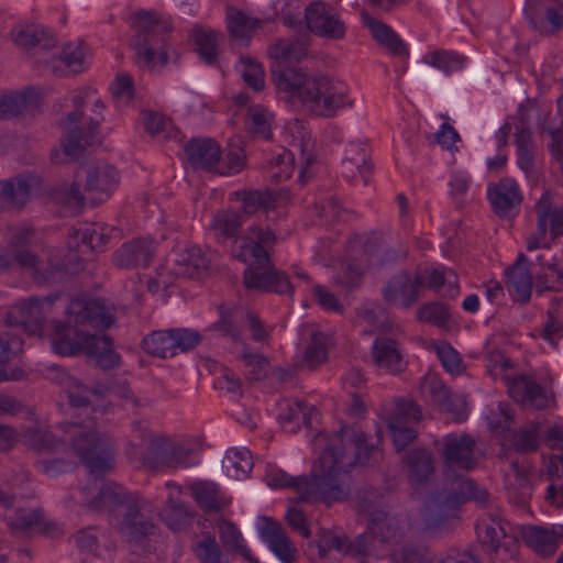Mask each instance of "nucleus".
Instances as JSON below:
<instances>
[{"label":"nucleus","instance_id":"nucleus-33","mask_svg":"<svg viewBox=\"0 0 563 563\" xmlns=\"http://www.w3.org/2000/svg\"><path fill=\"white\" fill-rule=\"evenodd\" d=\"M30 198V185L25 177L0 180V208L21 209Z\"/></svg>","mask_w":563,"mask_h":563},{"label":"nucleus","instance_id":"nucleus-19","mask_svg":"<svg viewBox=\"0 0 563 563\" xmlns=\"http://www.w3.org/2000/svg\"><path fill=\"white\" fill-rule=\"evenodd\" d=\"M276 243V235L269 228L252 225L247 229L244 243L240 245L235 257L241 262L266 263L268 249Z\"/></svg>","mask_w":563,"mask_h":563},{"label":"nucleus","instance_id":"nucleus-8","mask_svg":"<svg viewBox=\"0 0 563 563\" xmlns=\"http://www.w3.org/2000/svg\"><path fill=\"white\" fill-rule=\"evenodd\" d=\"M65 314L70 323L90 332H102L114 322L111 309L99 298H73L65 308Z\"/></svg>","mask_w":563,"mask_h":563},{"label":"nucleus","instance_id":"nucleus-9","mask_svg":"<svg viewBox=\"0 0 563 563\" xmlns=\"http://www.w3.org/2000/svg\"><path fill=\"white\" fill-rule=\"evenodd\" d=\"M361 536L374 548L373 553L364 555V559L371 563V560H377L384 556L387 544H390L401 537V527L399 520L384 510L376 509L371 514L367 523V531Z\"/></svg>","mask_w":563,"mask_h":563},{"label":"nucleus","instance_id":"nucleus-23","mask_svg":"<svg viewBox=\"0 0 563 563\" xmlns=\"http://www.w3.org/2000/svg\"><path fill=\"white\" fill-rule=\"evenodd\" d=\"M363 25L366 26L373 38L390 55L401 58L409 57V48L404 40L388 24L373 18L368 13H362Z\"/></svg>","mask_w":563,"mask_h":563},{"label":"nucleus","instance_id":"nucleus-10","mask_svg":"<svg viewBox=\"0 0 563 563\" xmlns=\"http://www.w3.org/2000/svg\"><path fill=\"white\" fill-rule=\"evenodd\" d=\"M58 298V294H52L44 297L31 296L21 300L10 308L5 322L11 327L41 329L44 321L52 316L53 307Z\"/></svg>","mask_w":563,"mask_h":563},{"label":"nucleus","instance_id":"nucleus-39","mask_svg":"<svg viewBox=\"0 0 563 563\" xmlns=\"http://www.w3.org/2000/svg\"><path fill=\"white\" fill-rule=\"evenodd\" d=\"M14 43L23 49H51L56 46V38L40 26H25L14 33Z\"/></svg>","mask_w":563,"mask_h":563},{"label":"nucleus","instance_id":"nucleus-30","mask_svg":"<svg viewBox=\"0 0 563 563\" xmlns=\"http://www.w3.org/2000/svg\"><path fill=\"white\" fill-rule=\"evenodd\" d=\"M185 152L195 168L211 170L221 158L220 145L211 139H192L186 144Z\"/></svg>","mask_w":563,"mask_h":563},{"label":"nucleus","instance_id":"nucleus-64","mask_svg":"<svg viewBox=\"0 0 563 563\" xmlns=\"http://www.w3.org/2000/svg\"><path fill=\"white\" fill-rule=\"evenodd\" d=\"M393 563H429L427 549L413 544H405L390 553Z\"/></svg>","mask_w":563,"mask_h":563},{"label":"nucleus","instance_id":"nucleus-29","mask_svg":"<svg viewBox=\"0 0 563 563\" xmlns=\"http://www.w3.org/2000/svg\"><path fill=\"white\" fill-rule=\"evenodd\" d=\"M132 427L133 432H137L139 438L143 442L148 443L147 455L140 457V464L153 471L163 466L172 439L165 435L152 434L142 427L141 422H134Z\"/></svg>","mask_w":563,"mask_h":563},{"label":"nucleus","instance_id":"nucleus-20","mask_svg":"<svg viewBox=\"0 0 563 563\" xmlns=\"http://www.w3.org/2000/svg\"><path fill=\"white\" fill-rule=\"evenodd\" d=\"M318 550L320 556H325L331 550H336L341 553L352 556L358 563H368L364 555L374 552L366 537L357 536L353 541H350L346 536H338L331 531H324L318 540Z\"/></svg>","mask_w":563,"mask_h":563},{"label":"nucleus","instance_id":"nucleus-14","mask_svg":"<svg viewBox=\"0 0 563 563\" xmlns=\"http://www.w3.org/2000/svg\"><path fill=\"white\" fill-rule=\"evenodd\" d=\"M307 29L319 37L339 41L345 36V24L340 15L327 3L311 2L305 9Z\"/></svg>","mask_w":563,"mask_h":563},{"label":"nucleus","instance_id":"nucleus-13","mask_svg":"<svg viewBox=\"0 0 563 563\" xmlns=\"http://www.w3.org/2000/svg\"><path fill=\"white\" fill-rule=\"evenodd\" d=\"M351 251L368 268L394 262L405 254L390 247L384 236L376 232L357 236L351 243Z\"/></svg>","mask_w":563,"mask_h":563},{"label":"nucleus","instance_id":"nucleus-58","mask_svg":"<svg viewBox=\"0 0 563 563\" xmlns=\"http://www.w3.org/2000/svg\"><path fill=\"white\" fill-rule=\"evenodd\" d=\"M547 271L537 276L536 292L542 295L545 291H562L563 268L559 267L556 263H547Z\"/></svg>","mask_w":563,"mask_h":563},{"label":"nucleus","instance_id":"nucleus-48","mask_svg":"<svg viewBox=\"0 0 563 563\" xmlns=\"http://www.w3.org/2000/svg\"><path fill=\"white\" fill-rule=\"evenodd\" d=\"M476 532L479 541L489 544L495 553L499 552L503 540L508 538L503 521L493 516L478 522Z\"/></svg>","mask_w":563,"mask_h":563},{"label":"nucleus","instance_id":"nucleus-56","mask_svg":"<svg viewBox=\"0 0 563 563\" xmlns=\"http://www.w3.org/2000/svg\"><path fill=\"white\" fill-rule=\"evenodd\" d=\"M531 27L541 35H552L563 25V14L556 9H548L543 16L526 11Z\"/></svg>","mask_w":563,"mask_h":563},{"label":"nucleus","instance_id":"nucleus-11","mask_svg":"<svg viewBox=\"0 0 563 563\" xmlns=\"http://www.w3.org/2000/svg\"><path fill=\"white\" fill-rule=\"evenodd\" d=\"M246 263L249 266L244 271L243 283L247 289L279 295L292 294L288 275L274 267L271 260L266 263Z\"/></svg>","mask_w":563,"mask_h":563},{"label":"nucleus","instance_id":"nucleus-53","mask_svg":"<svg viewBox=\"0 0 563 563\" xmlns=\"http://www.w3.org/2000/svg\"><path fill=\"white\" fill-rule=\"evenodd\" d=\"M273 114L260 104L249 108L245 120L246 129L257 137L268 140L272 136Z\"/></svg>","mask_w":563,"mask_h":563},{"label":"nucleus","instance_id":"nucleus-60","mask_svg":"<svg viewBox=\"0 0 563 563\" xmlns=\"http://www.w3.org/2000/svg\"><path fill=\"white\" fill-rule=\"evenodd\" d=\"M327 360L325 336L323 333L314 332L308 343L303 365L309 369H314Z\"/></svg>","mask_w":563,"mask_h":563},{"label":"nucleus","instance_id":"nucleus-15","mask_svg":"<svg viewBox=\"0 0 563 563\" xmlns=\"http://www.w3.org/2000/svg\"><path fill=\"white\" fill-rule=\"evenodd\" d=\"M80 172L85 175L84 192L93 203L109 198L119 184V172L107 163L88 164Z\"/></svg>","mask_w":563,"mask_h":563},{"label":"nucleus","instance_id":"nucleus-44","mask_svg":"<svg viewBox=\"0 0 563 563\" xmlns=\"http://www.w3.org/2000/svg\"><path fill=\"white\" fill-rule=\"evenodd\" d=\"M25 443L38 453H56L65 450L64 440L57 439L49 430L31 428L24 432Z\"/></svg>","mask_w":563,"mask_h":563},{"label":"nucleus","instance_id":"nucleus-62","mask_svg":"<svg viewBox=\"0 0 563 563\" xmlns=\"http://www.w3.org/2000/svg\"><path fill=\"white\" fill-rule=\"evenodd\" d=\"M172 330L175 355L194 350L202 340V335L194 329L173 328Z\"/></svg>","mask_w":563,"mask_h":563},{"label":"nucleus","instance_id":"nucleus-3","mask_svg":"<svg viewBox=\"0 0 563 563\" xmlns=\"http://www.w3.org/2000/svg\"><path fill=\"white\" fill-rule=\"evenodd\" d=\"M475 438L468 433H448L441 440L440 455L443 465V476L451 481L452 489H442L434 494L433 501L439 511H430L426 517V529L438 531L445 527L450 515L444 510H454L459 506L475 501L479 507L490 504L489 493L473 478L459 472L473 471L477 464Z\"/></svg>","mask_w":563,"mask_h":563},{"label":"nucleus","instance_id":"nucleus-47","mask_svg":"<svg viewBox=\"0 0 563 563\" xmlns=\"http://www.w3.org/2000/svg\"><path fill=\"white\" fill-rule=\"evenodd\" d=\"M242 202V210L247 216L257 211H269L275 209V198L271 191L263 190H240L234 194Z\"/></svg>","mask_w":563,"mask_h":563},{"label":"nucleus","instance_id":"nucleus-1","mask_svg":"<svg viewBox=\"0 0 563 563\" xmlns=\"http://www.w3.org/2000/svg\"><path fill=\"white\" fill-rule=\"evenodd\" d=\"M380 459L379 448L368 444L363 431L343 426L313 463L309 475L291 476L282 470H272L265 478L269 487L294 489L298 501L330 506L344 501L351 494L349 467Z\"/></svg>","mask_w":563,"mask_h":563},{"label":"nucleus","instance_id":"nucleus-57","mask_svg":"<svg viewBox=\"0 0 563 563\" xmlns=\"http://www.w3.org/2000/svg\"><path fill=\"white\" fill-rule=\"evenodd\" d=\"M191 550L201 563H225L223 552L213 536L203 537L192 544Z\"/></svg>","mask_w":563,"mask_h":563},{"label":"nucleus","instance_id":"nucleus-40","mask_svg":"<svg viewBox=\"0 0 563 563\" xmlns=\"http://www.w3.org/2000/svg\"><path fill=\"white\" fill-rule=\"evenodd\" d=\"M534 211L537 219H540L542 212L545 211V228L551 239L563 235V209L554 206L553 196L550 190H545L536 203Z\"/></svg>","mask_w":563,"mask_h":563},{"label":"nucleus","instance_id":"nucleus-51","mask_svg":"<svg viewBox=\"0 0 563 563\" xmlns=\"http://www.w3.org/2000/svg\"><path fill=\"white\" fill-rule=\"evenodd\" d=\"M176 264L179 266L177 274L194 277L200 271L207 269L209 261L202 254L199 246L187 247L176 255Z\"/></svg>","mask_w":563,"mask_h":563},{"label":"nucleus","instance_id":"nucleus-41","mask_svg":"<svg viewBox=\"0 0 563 563\" xmlns=\"http://www.w3.org/2000/svg\"><path fill=\"white\" fill-rule=\"evenodd\" d=\"M86 350V354L93 357L95 363L102 369H112L120 365V355L111 347L110 336L93 335V342Z\"/></svg>","mask_w":563,"mask_h":563},{"label":"nucleus","instance_id":"nucleus-54","mask_svg":"<svg viewBox=\"0 0 563 563\" xmlns=\"http://www.w3.org/2000/svg\"><path fill=\"white\" fill-rule=\"evenodd\" d=\"M242 225L241 217L234 211H219L214 214L210 229L218 240L235 239Z\"/></svg>","mask_w":563,"mask_h":563},{"label":"nucleus","instance_id":"nucleus-31","mask_svg":"<svg viewBox=\"0 0 563 563\" xmlns=\"http://www.w3.org/2000/svg\"><path fill=\"white\" fill-rule=\"evenodd\" d=\"M527 256L520 253L515 264L507 269L509 291L521 303H527L531 298L532 276Z\"/></svg>","mask_w":563,"mask_h":563},{"label":"nucleus","instance_id":"nucleus-37","mask_svg":"<svg viewBox=\"0 0 563 563\" xmlns=\"http://www.w3.org/2000/svg\"><path fill=\"white\" fill-rule=\"evenodd\" d=\"M84 52L81 42L66 43L58 57H54L49 67L53 74L65 76L69 73H79L82 70Z\"/></svg>","mask_w":563,"mask_h":563},{"label":"nucleus","instance_id":"nucleus-25","mask_svg":"<svg viewBox=\"0 0 563 563\" xmlns=\"http://www.w3.org/2000/svg\"><path fill=\"white\" fill-rule=\"evenodd\" d=\"M260 534L280 561L292 563L296 560L297 549L276 520L264 517Z\"/></svg>","mask_w":563,"mask_h":563},{"label":"nucleus","instance_id":"nucleus-6","mask_svg":"<svg viewBox=\"0 0 563 563\" xmlns=\"http://www.w3.org/2000/svg\"><path fill=\"white\" fill-rule=\"evenodd\" d=\"M104 106L100 99H97L93 104L95 117L90 118L89 122L82 121L81 111H73L60 122V126L66 132V140L63 142V151H53L52 159L57 164L67 161L78 159L86 147L91 145L93 132L99 126L102 120V110Z\"/></svg>","mask_w":563,"mask_h":563},{"label":"nucleus","instance_id":"nucleus-21","mask_svg":"<svg viewBox=\"0 0 563 563\" xmlns=\"http://www.w3.org/2000/svg\"><path fill=\"white\" fill-rule=\"evenodd\" d=\"M509 396L526 408L543 409L548 405V397L543 387L532 377L516 375L507 378Z\"/></svg>","mask_w":563,"mask_h":563},{"label":"nucleus","instance_id":"nucleus-28","mask_svg":"<svg viewBox=\"0 0 563 563\" xmlns=\"http://www.w3.org/2000/svg\"><path fill=\"white\" fill-rule=\"evenodd\" d=\"M188 488L199 508L206 514L220 512L231 503V498L227 497L214 482L195 481Z\"/></svg>","mask_w":563,"mask_h":563},{"label":"nucleus","instance_id":"nucleus-2","mask_svg":"<svg viewBox=\"0 0 563 563\" xmlns=\"http://www.w3.org/2000/svg\"><path fill=\"white\" fill-rule=\"evenodd\" d=\"M308 47V40L298 36L279 38L272 44L267 52L277 64L272 68L273 81L278 90L296 96L317 117L332 119L340 111L354 107L349 86L325 75L308 76L295 68H282L306 58Z\"/></svg>","mask_w":563,"mask_h":563},{"label":"nucleus","instance_id":"nucleus-17","mask_svg":"<svg viewBox=\"0 0 563 563\" xmlns=\"http://www.w3.org/2000/svg\"><path fill=\"white\" fill-rule=\"evenodd\" d=\"M424 288V280L416 273L413 276L408 272H400L394 275L382 289V296L388 303H399L402 308H411L420 297Z\"/></svg>","mask_w":563,"mask_h":563},{"label":"nucleus","instance_id":"nucleus-18","mask_svg":"<svg viewBox=\"0 0 563 563\" xmlns=\"http://www.w3.org/2000/svg\"><path fill=\"white\" fill-rule=\"evenodd\" d=\"M401 466L415 489L428 485L435 475L434 454L424 448L408 450L401 459Z\"/></svg>","mask_w":563,"mask_h":563},{"label":"nucleus","instance_id":"nucleus-12","mask_svg":"<svg viewBox=\"0 0 563 563\" xmlns=\"http://www.w3.org/2000/svg\"><path fill=\"white\" fill-rule=\"evenodd\" d=\"M95 333L81 329L75 323L67 321H53L52 330L48 333L52 350L63 356H75L85 353L93 342Z\"/></svg>","mask_w":563,"mask_h":563},{"label":"nucleus","instance_id":"nucleus-26","mask_svg":"<svg viewBox=\"0 0 563 563\" xmlns=\"http://www.w3.org/2000/svg\"><path fill=\"white\" fill-rule=\"evenodd\" d=\"M487 196L494 212L503 218L508 217L522 201L519 186L511 178H503L497 184L488 186Z\"/></svg>","mask_w":563,"mask_h":563},{"label":"nucleus","instance_id":"nucleus-43","mask_svg":"<svg viewBox=\"0 0 563 563\" xmlns=\"http://www.w3.org/2000/svg\"><path fill=\"white\" fill-rule=\"evenodd\" d=\"M217 527L219 529L220 540L227 551L238 553L246 560H252L251 550L244 544L242 533L235 523L220 518L217 521Z\"/></svg>","mask_w":563,"mask_h":563},{"label":"nucleus","instance_id":"nucleus-55","mask_svg":"<svg viewBox=\"0 0 563 563\" xmlns=\"http://www.w3.org/2000/svg\"><path fill=\"white\" fill-rule=\"evenodd\" d=\"M235 68L244 82L254 91H261L264 89V69L256 59L251 56H241Z\"/></svg>","mask_w":563,"mask_h":563},{"label":"nucleus","instance_id":"nucleus-49","mask_svg":"<svg viewBox=\"0 0 563 563\" xmlns=\"http://www.w3.org/2000/svg\"><path fill=\"white\" fill-rule=\"evenodd\" d=\"M36 101L30 91L16 92L0 97V119H12L23 115Z\"/></svg>","mask_w":563,"mask_h":563},{"label":"nucleus","instance_id":"nucleus-5","mask_svg":"<svg viewBox=\"0 0 563 563\" xmlns=\"http://www.w3.org/2000/svg\"><path fill=\"white\" fill-rule=\"evenodd\" d=\"M136 63L154 70L168 63L166 41L172 31L170 19L157 11H139L134 15Z\"/></svg>","mask_w":563,"mask_h":563},{"label":"nucleus","instance_id":"nucleus-27","mask_svg":"<svg viewBox=\"0 0 563 563\" xmlns=\"http://www.w3.org/2000/svg\"><path fill=\"white\" fill-rule=\"evenodd\" d=\"M155 252L151 239H134L124 243L114 254L113 262L121 268H132L140 265L147 266Z\"/></svg>","mask_w":563,"mask_h":563},{"label":"nucleus","instance_id":"nucleus-16","mask_svg":"<svg viewBox=\"0 0 563 563\" xmlns=\"http://www.w3.org/2000/svg\"><path fill=\"white\" fill-rule=\"evenodd\" d=\"M142 499L137 497L122 514L119 522V531L128 542L143 544L144 541L155 536L158 526L154 519L143 511Z\"/></svg>","mask_w":563,"mask_h":563},{"label":"nucleus","instance_id":"nucleus-52","mask_svg":"<svg viewBox=\"0 0 563 563\" xmlns=\"http://www.w3.org/2000/svg\"><path fill=\"white\" fill-rule=\"evenodd\" d=\"M194 38L197 52L207 64L213 65L219 56V33L202 27L194 29Z\"/></svg>","mask_w":563,"mask_h":563},{"label":"nucleus","instance_id":"nucleus-63","mask_svg":"<svg viewBox=\"0 0 563 563\" xmlns=\"http://www.w3.org/2000/svg\"><path fill=\"white\" fill-rule=\"evenodd\" d=\"M438 357L446 372L452 375H460L464 372L465 366L459 355L448 342H440L437 345Z\"/></svg>","mask_w":563,"mask_h":563},{"label":"nucleus","instance_id":"nucleus-59","mask_svg":"<svg viewBox=\"0 0 563 563\" xmlns=\"http://www.w3.org/2000/svg\"><path fill=\"white\" fill-rule=\"evenodd\" d=\"M60 384L67 393L68 400L73 407H87L90 404L89 395L92 390L82 385L76 377L64 374Z\"/></svg>","mask_w":563,"mask_h":563},{"label":"nucleus","instance_id":"nucleus-35","mask_svg":"<svg viewBox=\"0 0 563 563\" xmlns=\"http://www.w3.org/2000/svg\"><path fill=\"white\" fill-rule=\"evenodd\" d=\"M424 280V287L433 289L442 297L454 298L459 292V278L451 268L424 269L418 273Z\"/></svg>","mask_w":563,"mask_h":563},{"label":"nucleus","instance_id":"nucleus-36","mask_svg":"<svg viewBox=\"0 0 563 563\" xmlns=\"http://www.w3.org/2000/svg\"><path fill=\"white\" fill-rule=\"evenodd\" d=\"M351 154H355V162L342 161L341 170L342 175L354 184L362 179L363 185L366 186L369 181L372 173V165L368 163V154L363 143H351Z\"/></svg>","mask_w":563,"mask_h":563},{"label":"nucleus","instance_id":"nucleus-50","mask_svg":"<svg viewBox=\"0 0 563 563\" xmlns=\"http://www.w3.org/2000/svg\"><path fill=\"white\" fill-rule=\"evenodd\" d=\"M9 525L12 530L31 532L34 530L48 531V525L45 522L41 509L19 508L11 517Z\"/></svg>","mask_w":563,"mask_h":563},{"label":"nucleus","instance_id":"nucleus-34","mask_svg":"<svg viewBox=\"0 0 563 563\" xmlns=\"http://www.w3.org/2000/svg\"><path fill=\"white\" fill-rule=\"evenodd\" d=\"M511 449L519 453L538 451L541 444V422L529 421L505 435Z\"/></svg>","mask_w":563,"mask_h":563},{"label":"nucleus","instance_id":"nucleus-24","mask_svg":"<svg viewBox=\"0 0 563 563\" xmlns=\"http://www.w3.org/2000/svg\"><path fill=\"white\" fill-rule=\"evenodd\" d=\"M374 364L390 374H400L407 367V361L400 351L399 343L387 336L375 339L372 349Z\"/></svg>","mask_w":563,"mask_h":563},{"label":"nucleus","instance_id":"nucleus-38","mask_svg":"<svg viewBox=\"0 0 563 563\" xmlns=\"http://www.w3.org/2000/svg\"><path fill=\"white\" fill-rule=\"evenodd\" d=\"M230 36L238 41H249L254 30L261 26V21L244 11L230 7L225 14Z\"/></svg>","mask_w":563,"mask_h":563},{"label":"nucleus","instance_id":"nucleus-32","mask_svg":"<svg viewBox=\"0 0 563 563\" xmlns=\"http://www.w3.org/2000/svg\"><path fill=\"white\" fill-rule=\"evenodd\" d=\"M562 537L563 536L553 528L529 526L522 529L525 543L540 556L553 555L559 548Z\"/></svg>","mask_w":563,"mask_h":563},{"label":"nucleus","instance_id":"nucleus-42","mask_svg":"<svg viewBox=\"0 0 563 563\" xmlns=\"http://www.w3.org/2000/svg\"><path fill=\"white\" fill-rule=\"evenodd\" d=\"M173 330H156L142 340V349L152 356L167 358L175 356Z\"/></svg>","mask_w":563,"mask_h":563},{"label":"nucleus","instance_id":"nucleus-61","mask_svg":"<svg viewBox=\"0 0 563 563\" xmlns=\"http://www.w3.org/2000/svg\"><path fill=\"white\" fill-rule=\"evenodd\" d=\"M420 322L444 327L450 318L446 307L438 301L422 305L416 312Z\"/></svg>","mask_w":563,"mask_h":563},{"label":"nucleus","instance_id":"nucleus-22","mask_svg":"<svg viewBox=\"0 0 563 563\" xmlns=\"http://www.w3.org/2000/svg\"><path fill=\"white\" fill-rule=\"evenodd\" d=\"M137 497L114 482H106L87 506L97 512L120 511L122 514Z\"/></svg>","mask_w":563,"mask_h":563},{"label":"nucleus","instance_id":"nucleus-4","mask_svg":"<svg viewBox=\"0 0 563 563\" xmlns=\"http://www.w3.org/2000/svg\"><path fill=\"white\" fill-rule=\"evenodd\" d=\"M58 427L68 437L73 451L91 475L98 477L112 471L115 445L107 433L74 421L60 422Z\"/></svg>","mask_w":563,"mask_h":563},{"label":"nucleus","instance_id":"nucleus-45","mask_svg":"<svg viewBox=\"0 0 563 563\" xmlns=\"http://www.w3.org/2000/svg\"><path fill=\"white\" fill-rule=\"evenodd\" d=\"M422 63L449 76L454 71L463 69L465 57L453 51L434 49L422 56Z\"/></svg>","mask_w":563,"mask_h":563},{"label":"nucleus","instance_id":"nucleus-7","mask_svg":"<svg viewBox=\"0 0 563 563\" xmlns=\"http://www.w3.org/2000/svg\"><path fill=\"white\" fill-rule=\"evenodd\" d=\"M34 238V229L26 224H21L12 229L7 253L13 263L21 267L32 268L35 272V278L42 282H53L57 274L66 272L67 267L63 263H51L44 271L38 267V257L32 252L31 244Z\"/></svg>","mask_w":563,"mask_h":563},{"label":"nucleus","instance_id":"nucleus-46","mask_svg":"<svg viewBox=\"0 0 563 563\" xmlns=\"http://www.w3.org/2000/svg\"><path fill=\"white\" fill-rule=\"evenodd\" d=\"M228 476L232 478H244L252 471L254 464L251 452L246 449H229L222 461Z\"/></svg>","mask_w":563,"mask_h":563}]
</instances>
